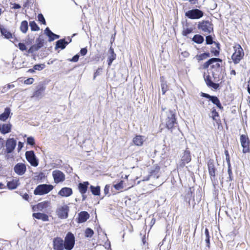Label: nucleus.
<instances>
[{
	"label": "nucleus",
	"mask_w": 250,
	"mask_h": 250,
	"mask_svg": "<svg viewBox=\"0 0 250 250\" xmlns=\"http://www.w3.org/2000/svg\"><path fill=\"white\" fill-rule=\"evenodd\" d=\"M162 122L165 124L168 129H171L176 124L175 115L173 111L169 110L162 113Z\"/></svg>",
	"instance_id": "f257e3e1"
},
{
	"label": "nucleus",
	"mask_w": 250,
	"mask_h": 250,
	"mask_svg": "<svg viewBox=\"0 0 250 250\" xmlns=\"http://www.w3.org/2000/svg\"><path fill=\"white\" fill-rule=\"evenodd\" d=\"M234 52L231 56L232 60L235 64L238 63L243 58L244 53L241 45L236 44L233 46Z\"/></svg>",
	"instance_id": "f03ea898"
},
{
	"label": "nucleus",
	"mask_w": 250,
	"mask_h": 250,
	"mask_svg": "<svg viewBox=\"0 0 250 250\" xmlns=\"http://www.w3.org/2000/svg\"><path fill=\"white\" fill-rule=\"evenodd\" d=\"M53 188V186L51 185H40L38 186L35 188L34 193L35 195H43L49 192Z\"/></svg>",
	"instance_id": "7ed1b4c3"
},
{
	"label": "nucleus",
	"mask_w": 250,
	"mask_h": 250,
	"mask_svg": "<svg viewBox=\"0 0 250 250\" xmlns=\"http://www.w3.org/2000/svg\"><path fill=\"white\" fill-rule=\"evenodd\" d=\"M198 28L207 34H210L213 31V25L208 21H203L199 22Z\"/></svg>",
	"instance_id": "20e7f679"
},
{
	"label": "nucleus",
	"mask_w": 250,
	"mask_h": 250,
	"mask_svg": "<svg viewBox=\"0 0 250 250\" xmlns=\"http://www.w3.org/2000/svg\"><path fill=\"white\" fill-rule=\"evenodd\" d=\"M185 16L190 19H199L204 16V12L198 9H193L187 11Z\"/></svg>",
	"instance_id": "39448f33"
},
{
	"label": "nucleus",
	"mask_w": 250,
	"mask_h": 250,
	"mask_svg": "<svg viewBox=\"0 0 250 250\" xmlns=\"http://www.w3.org/2000/svg\"><path fill=\"white\" fill-rule=\"evenodd\" d=\"M64 244L65 250H71L73 249L75 244V237L72 233L69 232L67 234L65 237Z\"/></svg>",
	"instance_id": "423d86ee"
},
{
	"label": "nucleus",
	"mask_w": 250,
	"mask_h": 250,
	"mask_svg": "<svg viewBox=\"0 0 250 250\" xmlns=\"http://www.w3.org/2000/svg\"><path fill=\"white\" fill-rule=\"evenodd\" d=\"M25 157L26 160L32 166L36 167L38 166L39 161L33 151L31 150L26 151L25 152Z\"/></svg>",
	"instance_id": "0eeeda50"
},
{
	"label": "nucleus",
	"mask_w": 250,
	"mask_h": 250,
	"mask_svg": "<svg viewBox=\"0 0 250 250\" xmlns=\"http://www.w3.org/2000/svg\"><path fill=\"white\" fill-rule=\"evenodd\" d=\"M52 176L56 184L63 182L65 179V174L59 170H54L52 172Z\"/></svg>",
	"instance_id": "6e6552de"
},
{
	"label": "nucleus",
	"mask_w": 250,
	"mask_h": 250,
	"mask_svg": "<svg viewBox=\"0 0 250 250\" xmlns=\"http://www.w3.org/2000/svg\"><path fill=\"white\" fill-rule=\"evenodd\" d=\"M69 210V207L66 205L59 208L56 211L58 217L62 219L67 218Z\"/></svg>",
	"instance_id": "1a4fd4ad"
},
{
	"label": "nucleus",
	"mask_w": 250,
	"mask_h": 250,
	"mask_svg": "<svg viewBox=\"0 0 250 250\" xmlns=\"http://www.w3.org/2000/svg\"><path fill=\"white\" fill-rule=\"evenodd\" d=\"M191 161V156L189 150H185L181 157L180 161L179 163V167H183L186 164L188 163Z\"/></svg>",
	"instance_id": "9d476101"
},
{
	"label": "nucleus",
	"mask_w": 250,
	"mask_h": 250,
	"mask_svg": "<svg viewBox=\"0 0 250 250\" xmlns=\"http://www.w3.org/2000/svg\"><path fill=\"white\" fill-rule=\"evenodd\" d=\"M53 242L54 250H63L64 249V241L61 238H55Z\"/></svg>",
	"instance_id": "9b49d317"
},
{
	"label": "nucleus",
	"mask_w": 250,
	"mask_h": 250,
	"mask_svg": "<svg viewBox=\"0 0 250 250\" xmlns=\"http://www.w3.org/2000/svg\"><path fill=\"white\" fill-rule=\"evenodd\" d=\"M17 142L14 138H9L6 142V150L7 153H11L15 149Z\"/></svg>",
	"instance_id": "f8f14e48"
},
{
	"label": "nucleus",
	"mask_w": 250,
	"mask_h": 250,
	"mask_svg": "<svg viewBox=\"0 0 250 250\" xmlns=\"http://www.w3.org/2000/svg\"><path fill=\"white\" fill-rule=\"evenodd\" d=\"M15 172L18 175H23L26 170V167L23 163H19L14 167Z\"/></svg>",
	"instance_id": "ddd939ff"
},
{
	"label": "nucleus",
	"mask_w": 250,
	"mask_h": 250,
	"mask_svg": "<svg viewBox=\"0 0 250 250\" xmlns=\"http://www.w3.org/2000/svg\"><path fill=\"white\" fill-rule=\"evenodd\" d=\"M45 87L43 84H41L37 86L36 90L34 92L32 97L38 99H41L43 96Z\"/></svg>",
	"instance_id": "4468645a"
},
{
	"label": "nucleus",
	"mask_w": 250,
	"mask_h": 250,
	"mask_svg": "<svg viewBox=\"0 0 250 250\" xmlns=\"http://www.w3.org/2000/svg\"><path fill=\"white\" fill-rule=\"evenodd\" d=\"M241 146L243 147V152L246 153L249 151V142L248 138L244 135L240 136Z\"/></svg>",
	"instance_id": "2eb2a0df"
},
{
	"label": "nucleus",
	"mask_w": 250,
	"mask_h": 250,
	"mask_svg": "<svg viewBox=\"0 0 250 250\" xmlns=\"http://www.w3.org/2000/svg\"><path fill=\"white\" fill-rule=\"evenodd\" d=\"M72 189L70 188H62L58 192V194L62 197H69L72 194Z\"/></svg>",
	"instance_id": "dca6fc26"
},
{
	"label": "nucleus",
	"mask_w": 250,
	"mask_h": 250,
	"mask_svg": "<svg viewBox=\"0 0 250 250\" xmlns=\"http://www.w3.org/2000/svg\"><path fill=\"white\" fill-rule=\"evenodd\" d=\"M208 169L211 178L215 176V168L213 163V161L210 160L208 162Z\"/></svg>",
	"instance_id": "f3484780"
},
{
	"label": "nucleus",
	"mask_w": 250,
	"mask_h": 250,
	"mask_svg": "<svg viewBox=\"0 0 250 250\" xmlns=\"http://www.w3.org/2000/svg\"><path fill=\"white\" fill-rule=\"evenodd\" d=\"M45 34L49 37V41L52 42L55 39H59L60 36L53 33L48 27H46L44 30Z\"/></svg>",
	"instance_id": "a211bd4d"
},
{
	"label": "nucleus",
	"mask_w": 250,
	"mask_h": 250,
	"mask_svg": "<svg viewBox=\"0 0 250 250\" xmlns=\"http://www.w3.org/2000/svg\"><path fill=\"white\" fill-rule=\"evenodd\" d=\"M89 217V215L86 211H81L79 213L78 223H81L85 222Z\"/></svg>",
	"instance_id": "6ab92c4d"
},
{
	"label": "nucleus",
	"mask_w": 250,
	"mask_h": 250,
	"mask_svg": "<svg viewBox=\"0 0 250 250\" xmlns=\"http://www.w3.org/2000/svg\"><path fill=\"white\" fill-rule=\"evenodd\" d=\"M204 79L208 86L216 89L219 87V84L214 83L211 81L209 75L204 76Z\"/></svg>",
	"instance_id": "aec40b11"
},
{
	"label": "nucleus",
	"mask_w": 250,
	"mask_h": 250,
	"mask_svg": "<svg viewBox=\"0 0 250 250\" xmlns=\"http://www.w3.org/2000/svg\"><path fill=\"white\" fill-rule=\"evenodd\" d=\"M116 54L114 53V50L112 48L110 47L108 50V64L109 66L111 65L113 61L116 59Z\"/></svg>",
	"instance_id": "412c9836"
},
{
	"label": "nucleus",
	"mask_w": 250,
	"mask_h": 250,
	"mask_svg": "<svg viewBox=\"0 0 250 250\" xmlns=\"http://www.w3.org/2000/svg\"><path fill=\"white\" fill-rule=\"evenodd\" d=\"M144 137L141 135H136L133 139L134 144L137 146H141L144 142Z\"/></svg>",
	"instance_id": "4be33fe9"
},
{
	"label": "nucleus",
	"mask_w": 250,
	"mask_h": 250,
	"mask_svg": "<svg viewBox=\"0 0 250 250\" xmlns=\"http://www.w3.org/2000/svg\"><path fill=\"white\" fill-rule=\"evenodd\" d=\"M12 125L10 124H4L1 125L0 132L5 134L11 131Z\"/></svg>",
	"instance_id": "5701e85b"
},
{
	"label": "nucleus",
	"mask_w": 250,
	"mask_h": 250,
	"mask_svg": "<svg viewBox=\"0 0 250 250\" xmlns=\"http://www.w3.org/2000/svg\"><path fill=\"white\" fill-rule=\"evenodd\" d=\"M216 62H222V60L219 58H212L206 62L203 65V68L207 69L211 64Z\"/></svg>",
	"instance_id": "b1692460"
},
{
	"label": "nucleus",
	"mask_w": 250,
	"mask_h": 250,
	"mask_svg": "<svg viewBox=\"0 0 250 250\" xmlns=\"http://www.w3.org/2000/svg\"><path fill=\"white\" fill-rule=\"evenodd\" d=\"M88 185L89 183L88 182H84L83 183H80L79 184V191L82 194H84L86 193Z\"/></svg>",
	"instance_id": "393cba45"
},
{
	"label": "nucleus",
	"mask_w": 250,
	"mask_h": 250,
	"mask_svg": "<svg viewBox=\"0 0 250 250\" xmlns=\"http://www.w3.org/2000/svg\"><path fill=\"white\" fill-rule=\"evenodd\" d=\"M69 42L65 41L64 39H61L58 40L56 42L55 48H61L62 49H63L65 48L66 46L68 44Z\"/></svg>",
	"instance_id": "a878e982"
},
{
	"label": "nucleus",
	"mask_w": 250,
	"mask_h": 250,
	"mask_svg": "<svg viewBox=\"0 0 250 250\" xmlns=\"http://www.w3.org/2000/svg\"><path fill=\"white\" fill-rule=\"evenodd\" d=\"M33 216L38 219H41L43 221H47L48 220V216L44 213H34Z\"/></svg>",
	"instance_id": "bb28decb"
},
{
	"label": "nucleus",
	"mask_w": 250,
	"mask_h": 250,
	"mask_svg": "<svg viewBox=\"0 0 250 250\" xmlns=\"http://www.w3.org/2000/svg\"><path fill=\"white\" fill-rule=\"evenodd\" d=\"M10 112L11 110L9 108L6 107L5 108L4 112L0 115V120L2 121H6L9 117Z\"/></svg>",
	"instance_id": "cd10ccee"
},
{
	"label": "nucleus",
	"mask_w": 250,
	"mask_h": 250,
	"mask_svg": "<svg viewBox=\"0 0 250 250\" xmlns=\"http://www.w3.org/2000/svg\"><path fill=\"white\" fill-rule=\"evenodd\" d=\"M19 181L18 179H13L11 181L7 183V187L10 189H14L17 188L19 185Z\"/></svg>",
	"instance_id": "c85d7f7f"
},
{
	"label": "nucleus",
	"mask_w": 250,
	"mask_h": 250,
	"mask_svg": "<svg viewBox=\"0 0 250 250\" xmlns=\"http://www.w3.org/2000/svg\"><path fill=\"white\" fill-rule=\"evenodd\" d=\"M0 31L1 34L6 39H9L12 37V34L1 25H0Z\"/></svg>",
	"instance_id": "c756f323"
},
{
	"label": "nucleus",
	"mask_w": 250,
	"mask_h": 250,
	"mask_svg": "<svg viewBox=\"0 0 250 250\" xmlns=\"http://www.w3.org/2000/svg\"><path fill=\"white\" fill-rule=\"evenodd\" d=\"M160 82L162 94L164 95L166 92L167 90V82L165 81L164 78L163 77H161L160 78Z\"/></svg>",
	"instance_id": "7c9ffc66"
},
{
	"label": "nucleus",
	"mask_w": 250,
	"mask_h": 250,
	"mask_svg": "<svg viewBox=\"0 0 250 250\" xmlns=\"http://www.w3.org/2000/svg\"><path fill=\"white\" fill-rule=\"evenodd\" d=\"M28 29V22L26 21H22L21 22L20 29L23 33L27 32Z\"/></svg>",
	"instance_id": "2f4dec72"
},
{
	"label": "nucleus",
	"mask_w": 250,
	"mask_h": 250,
	"mask_svg": "<svg viewBox=\"0 0 250 250\" xmlns=\"http://www.w3.org/2000/svg\"><path fill=\"white\" fill-rule=\"evenodd\" d=\"M192 41L197 43L200 44L204 42V39L202 36L197 34L194 36L192 38Z\"/></svg>",
	"instance_id": "473e14b6"
},
{
	"label": "nucleus",
	"mask_w": 250,
	"mask_h": 250,
	"mask_svg": "<svg viewBox=\"0 0 250 250\" xmlns=\"http://www.w3.org/2000/svg\"><path fill=\"white\" fill-rule=\"evenodd\" d=\"M209 100L211 101L212 103L216 104V106L220 109H221L223 108V107L222 106V105L220 102L219 100L218 99V98L217 97L212 96Z\"/></svg>",
	"instance_id": "72a5a7b5"
},
{
	"label": "nucleus",
	"mask_w": 250,
	"mask_h": 250,
	"mask_svg": "<svg viewBox=\"0 0 250 250\" xmlns=\"http://www.w3.org/2000/svg\"><path fill=\"white\" fill-rule=\"evenodd\" d=\"M91 191L94 195H99L100 194V188L99 186L94 187L90 186Z\"/></svg>",
	"instance_id": "f704fd0d"
},
{
	"label": "nucleus",
	"mask_w": 250,
	"mask_h": 250,
	"mask_svg": "<svg viewBox=\"0 0 250 250\" xmlns=\"http://www.w3.org/2000/svg\"><path fill=\"white\" fill-rule=\"evenodd\" d=\"M210 57V54L208 52L204 53L196 56V59L199 61H202Z\"/></svg>",
	"instance_id": "c9c22d12"
},
{
	"label": "nucleus",
	"mask_w": 250,
	"mask_h": 250,
	"mask_svg": "<svg viewBox=\"0 0 250 250\" xmlns=\"http://www.w3.org/2000/svg\"><path fill=\"white\" fill-rule=\"evenodd\" d=\"M29 26H30L32 31H38L40 30V27L38 26L35 21H30Z\"/></svg>",
	"instance_id": "e433bc0d"
},
{
	"label": "nucleus",
	"mask_w": 250,
	"mask_h": 250,
	"mask_svg": "<svg viewBox=\"0 0 250 250\" xmlns=\"http://www.w3.org/2000/svg\"><path fill=\"white\" fill-rule=\"evenodd\" d=\"M205 234L206 236L205 241L207 243V246L208 247H209L210 241H209V231L207 228L205 229Z\"/></svg>",
	"instance_id": "4c0bfd02"
},
{
	"label": "nucleus",
	"mask_w": 250,
	"mask_h": 250,
	"mask_svg": "<svg viewBox=\"0 0 250 250\" xmlns=\"http://www.w3.org/2000/svg\"><path fill=\"white\" fill-rule=\"evenodd\" d=\"M214 44L216 45V46L217 48V49H212L211 50V52L212 53H213V54L215 56H218L219 54V49H220L219 45H220V44L219 43H217V42H214Z\"/></svg>",
	"instance_id": "58836bf2"
},
{
	"label": "nucleus",
	"mask_w": 250,
	"mask_h": 250,
	"mask_svg": "<svg viewBox=\"0 0 250 250\" xmlns=\"http://www.w3.org/2000/svg\"><path fill=\"white\" fill-rule=\"evenodd\" d=\"M93 234H94V231L92 229H91L90 228H87L86 229V230L85 231V237H88V238H91L93 236Z\"/></svg>",
	"instance_id": "ea45409f"
},
{
	"label": "nucleus",
	"mask_w": 250,
	"mask_h": 250,
	"mask_svg": "<svg viewBox=\"0 0 250 250\" xmlns=\"http://www.w3.org/2000/svg\"><path fill=\"white\" fill-rule=\"evenodd\" d=\"M193 31L192 28L184 27L182 32V34L184 36H187L188 34L191 33Z\"/></svg>",
	"instance_id": "a19ab883"
},
{
	"label": "nucleus",
	"mask_w": 250,
	"mask_h": 250,
	"mask_svg": "<svg viewBox=\"0 0 250 250\" xmlns=\"http://www.w3.org/2000/svg\"><path fill=\"white\" fill-rule=\"evenodd\" d=\"M45 67L44 63L35 64L33 66V68L36 70L41 71Z\"/></svg>",
	"instance_id": "79ce46f5"
},
{
	"label": "nucleus",
	"mask_w": 250,
	"mask_h": 250,
	"mask_svg": "<svg viewBox=\"0 0 250 250\" xmlns=\"http://www.w3.org/2000/svg\"><path fill=\"white\" fill-rule=\"evenodd\" d=\"M123 183L124 181L123 180H121L118 183L114 184L113 186L117 190L122 189L124 188Z\"/></svg>",
	"instance_id": "37998d69"
},
{
	"label": "nucleus",
	"mask_w": 250,
	"mask_h": 250,
	"mask_svg": "<svg viewBox=\"0 0 250 250\" xmlns=\"http://www.w3.org/2000/svg\"><path fill=\"white\" fill-rule=\"evenodd\" d=\"M36 45L39 48V49L40 48H41L43 45V40L40 39V38H38L36 40Z\"/></svg>",
	"instance_id": "c03bdc74"
},
{
	"label": "nucleus",
	"mask_w": 250,
	"mask_h": 250,
	"mask_svg": "<svg viewBox=\"0 0 250 250\" xmlns=\"http://www.w3.org/2000/svg\"><path fill=\"white\" fill-rule=\"evenodd\" d=\"M206 42L207 44H211L213 43H214L215 42L213 41L212 38L211 36H207L206 37Z\"/></svg>",
	"instance_id": "a18cd8bd"
},
{
	"label": "nucleus",
	"mask_w": 250,
	"mask_h": 250,
	"mask_svg": "<svg viewBox=\"0 0 250 250\" xmlns=\"http://www.w3.org/2000/svg\"><path fill=\"white\" fill-rule=\"evenodd\" d=\"M211 116L213 120L217 121L216 117H219V114L215 109H213L211 111Z\"/></svg>",
	"instance_id": "49530a36"
},
{
	"label": "nucleus",
	"mask_w": 250,
	"mask_h": 250,
	"mask_svg": "<svg viewBox=\"0 0 250 250\" xmlns=\"http://www.w3.org/2000/svg\"><path fill=\"white\" fill-rule=\"evenodd\" d=\"M38 21L40 22H42V24H43L44 25L46 24V21H45V19H44L43 16L42 15V14H39L38 15Z\"/></svg>",
	"instance_id": "de8ad7c7"
},
{
	"label": "nucleus",
	"mask_w": 250,
	"mask_h": 250,
	"mask_svg": "<svg viewBox=\"0 0 250 250\" xmlns=\"http://www.w3.org/2000/svg\"><path fill=\"white\" fill-rule=\"evenodd\" d=\"M27 143L28 145L33 146L35 145V140L33 137H29L27 139Z\"/></svg>",
	"instance_id": "09e8293b"
},
{
	"label": "nucleus",
	"mask_w": 250,
	"mask_h": 250,
	"mask_svg": "<svg viewBox=\"0 0 250 250\" xmlns=\"http://www.w3.org/2000/svg\"><path fill=\"white\" fill-rule=\"evenodd\" d=\"M228 172L229 174V177L228 178L229 179V181H231L232 180V171L231 169V167H228Z\"/></svg>",
	"instance_id": "8fccbe9b"
},
{
	"label": "nucleus",
	"mask_w": 250,
	"mask_h": 250,
	"mask_svg": "<svg viewBox=\"0 0 250 250\" xmlns=\"http://www.w3.org/2000/svg\"><path fill=\"white\" fill-rule=\"evenodd\" d=\"M18 47L19 49L21 51L26 50L27 49L25 45L23 43H19L18 44Z\"/></svg>",
	"instance_id": "3c124183"
},
{
	"label": "nucleus",
	"mask_w": 250,
	"mask_h": 250,
	"mask_svg": "<svg viewBox=\"0 0 250 250\" xmlns=\"http://www.w3.org/2000/svg\"><path fill=\"white\" fill-rule=\"evenodd\" d=\"M34 81V80L33 78H30L25 80L24 83L26 84H31L33 83Z\"/></svg>",
	"instance_id": "603ef678"
},
{
	"label": "nucleus",
	"mask_w": 250,
	"mask_h": 250,
	"mask_svg": "<svg viewBox=\"0 0 250 250\" xmlns=\"http://www.w3.org/2000/svg\"><path fill=\"white\" fill-rule=\"evenodd\" d=\"M102 69L101 68H98L96 71L94 73V79H95V78L101 74V73L102 72Z\"/></svg>",
	"instance_id": "864d4df0"
},
{
	"label": "nucleus",
	"mask_w": 250,
	"mask_h": 250,
	"mask_svg": "<svg viewBox=\"0 0 250 250\" xmlns=\"http://www.w3.org/2000/svg\"><path fill=\"white\" fill-rule=\"evenodd\" d=\"M79 58V55L78 54H76L70 60V61L73 62H77L78 61Z\"/></svg>",
	"instance_id": "5fc2aeb1"
},
{
	"label": "nucleus",
	"mask_w": 250,
	"mask_h": 250,
	"mask_svg": "<svg viewBox=\"0 0 250 250\" xmlns=\"http://www.w3.org/2000/svg\"><path fill=\"white\" fill-rule=\"evenodd\" d=\"M87 50L86 48H83L81 49L80 53L82 56H84L87 53Z\"/></svg>",
	"instance_id": "6e6d98bb"
},
{
	"label": "nucleus",
	"mask_w": 250,
	"mask_h": 250,
	"mask_svg": "<svg viewBox=\"0 0 250 250\" xmlns=\"http://www.w3.org/2000/svg\"><path fill=\"white\" fill-rule=\"evenodd\" d=\"M110 186L106 185L104 188V192L105 194H107L109 193Z\"/></svg>",
	"instance_id": "4d7b16f0"
},
{
	"label": "nucleus",
	"mask_w": 250,
	"mask_h": 250,
	"mask_svg": "<svg viewBox=\"0 0 250 250\" xmlns=\"http://www.w3.org/2000/svg\"><path fill=\"white\" fill-rule=\"evenodd\" d=\"M47 205V203H40L38 205V207L39 208H43L44 207H46Z\"/></svg>",
	"instance_id": "13d9d810"
},
{
	"label": "nucleus",
	"mask_w": 250,
	"mask_h": 250,
	"mask_svg": "<svg viewBox=\"0 0 250 250\" xmlns=\"http://www.w3.org/2000/svg\"><path fill=\"white\" fill-rule=\"evenodd\" d=\"M8 88L7 87V85L4 86L2 87V89H1V93H5L6 92H7L8 90Z\"/></svg>",
	"instance_id": "bf43d9fd"
},
{
	"label": "nucleus",
	"mask_w": 250,
	"mask_h": 250,
	"mask_svg": "<svg viewBox=\"0 0 250 250\" xmlns=\"http://www.w3.org/2000/svg\"><path fill=\"white\" fill-rule=\"evenodd\" d=\"M23 146V144L21 142H19L18 143V151H20L22 147Z\"/></svg>",
	"instance_id": "052dcab7"
},
{
	"label": "nucleus",
	"mask_w": 250,
	"mask_h": 250,
	"mask_svg": "<svg viewBox=\"0 0 250 250\" xmlns=\"http://www.w3.org/2000/svg\"><path fill=\"white\" fill-rule=\"evenodd\" d=\"M31 48L33 49L34 52L38 51L39 49V48L36 44L32 45Z\"/></svg>",
	"instance_id": "680f3d73"
},
{
	"label": "nucleus",
	"mask_w": 250,
	"mask_h": 250,
	"mask_svg": "<svg viewBox=\"0 0 250 250\" xmlns=\"http://www.w3.org/2000/svg\"><path fill=\"white\" fill-rule=\"evenodd\" d=\"M31 48L33 49L34 52L38 51L39 49V48L36 44L32 45Z\"/></svg>",
	"instance_id": "e2e57ef3"
},
{
	"label": "nucleus",
	"mask_w": 250,
	"mask_h": 250,
	"mask_svg": "<svg viewBox=\"0 0 250 250\" xmlns=\"http://www.w3.org/2000/svg\"><path fill=\"white\" fill-rule=\"evenodd\" d=\"M202 96L205 97V98H207L208 99H209V100L210 99L211 97L212 96H210L209 95V94H207V93H202Z\"/></svg>",
	"instance_id": "0e129e2a"
},
{
	"label": "nucleus",
	"mask_w": 250,
	"mask_h": 250,
	"mask_svg": "<svg viewBox=\"0 0 250 250\" xmlns=\"http://www.w3.org/2000/svg\"><path fill=\"white\" fill-rule=\"evenodd\" d=\"M202 96L205 97V98H207L208 99H209V100L210 99L211 97L212 96H210L209 95V94H207V93H202Z\"/></svg>",
	"instance_id": "69168bd1"
},
{
	"label": "nucleus",
	"mask_w": 250,
	"mask_h": 250,
	"mask_svg": "<svg viewBox=\"0 0 250 250\" xmlns=\"http://www.w3.org/2000/svg\"><path fill=\"white\" fill-rule=\"evenodd\" d=\"M226 161H227V164H228V167H230L231 166H230V158H229V157H226Z\"/></svg>",
	"instance_id": "338daca9"
},
{
	"label": "nucleus",
	"mask_w": 250,
	"mask_h": 250,
	"mask_svg": "<svg viewBox=\"0 0 250 250\" xmlns=\"http://www.w3.org/2000/svg\"><path fill=\"white\" fill-rule=\"evenodd\" d=\"M22 197L24 199H25V200L26 201H28V198H29V195L27 193H25L23 196H22Z\"/></svg>",
	"instance_id": "774afa93"
}]
</instances>
